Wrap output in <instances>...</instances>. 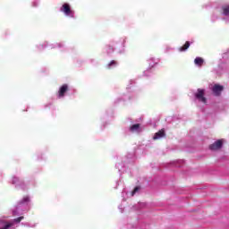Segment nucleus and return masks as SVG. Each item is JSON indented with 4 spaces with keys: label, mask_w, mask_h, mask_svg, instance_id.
<instances>
[{
    "label": "nucleus",
    "mask_w": 229,
    "mask_h": 229,
    "mask_svg": "<svg viewBox=\"0 0 229 229\" xmlns=\"http://www.w3.org/2000/svg\"><path fill=\"white\" fill-rule=\"evenodd\" d=\"M224 89L222 85L215 84L212 88V92L215 96H221V92H223Z\"/></svg>",
    "instance_id": "nucleus-4"
},
{
    "label": "nucleus",
    "mask_w": 229,
    "mask_h": 229,
    "mask_svg": "<svg viewBox=\"0 0 229 229\" xmlns=\"http://www.w3.org/2000/svg\"><path fill=\"white\" fill-rule=\"evenodd\" d=\"M221 148H223V140H217L213 144L209 145L211 151H217V149H221Z\"/></svg>",
    "instance_id": "nucleus-3"
},
{
    "label": "nucleus",
    "mask_w": 229,
    "mask_h": 229,
    "mask_svg": "<svg viewBox=\"0 0 229 229\" xmlns=\"http://www.w3.org/2000/svg\"><path fill=\"white\" fill-rule=\"evenodd\" d=\"M115 65H117V62L113 60L107 64V69H112V67H115Z\"/></svg>",
    "instance_id": "nucleus-12"
},
{
    "label": "nucleus",
    "mask_w": 229,
    "mask_h": 229,
    "mask_svg": "<svg viewBox=\"0 0 229 229\" xmlns=\"http://www.w3.org/2000/svg\"><path fill=\"white\" fill-rule=\"evenodd\" d=\"M22 219H24V216H19L14 219V223H21V221H22Z\"/></svg>",
    "instance_id": "nucleus-14"
},
{
    "label": "nucleus",
    "mask_w": 229,
    "mask_h": 229,
    "mask_svg": "<svg viewBox=\"0 0 229 229\" xmlns=\"http://www.w3.org/2000/svg\"><path fill=\"white\" fill-rule=\"evenodd\" d=\"M69 90V86L67 84H64L58 91V98H64L65 96V92Z\"/></svg>",
    "instance_id": "nucleus-5"
},
{
    "label": "nucleus",
    "mask_w": 229,
    "mask_h": 229,
    "mask_svg": "<svg viewBox=\"0 0 229 229\" xmlns=\"http://www.w3.org/2000/svg\"><path fill=\"white\" fill-rule=\"evenodd\" d=\"M195 65H198V67H202L203 64H205V60L202 57H196L194 59Z\"/></svg>",
    "instance_id": "nucleus-7"
},
{
    "label": "nucleus",
    "mask_w": 229,
    "mask_h": 229,
    "mask_svg": "<svg viewBox=\"0 0 229 229\" xmlns=\"http://www.w3.org/2000/svg\"><path fill=\"white\" fill-rule=\"evenodd\" d=\"M28 201H30V197H24L23 198V202L27 203Z\"/></svg>",
    "instance_id": "nucleus-15"
},
{
    "label": "nucleus",
    "mask_w": 229,
    "mask_h": 229,
    "mask_svg": "<svg viewBox=\"0 0 229 229\" xmlns=\"http://www.w3.org/2000/svg\"><path fill=\"white\" fill-rule=\"evenodd\" d=\"M195 98L201 103H207V98H205V89H199L198 92L195 93Z\"/></svg>",
    "instance_id": "nucleus-2"
},
{
    "label": "nucleus",
    "mask_w": 229,
    "mask_h": 229,
    "mask_svg": "<svg viewBox=\"0 0 229 229\" xmlns=\"http://www.w3.org/2000/svg\"><path fill=\"white\" fill-rule=\"evenodd\" d=\"M222 10H223V13L225 15H229V5H224L222 7Z\"/></svg>",
    "instance_id": "nucleus-11"
},
{
    "label": "nucleus",
    "mask_w": 229,
    "mask_h": 229,
    "mask_svg": "<svg viewBox=\"0 0 229 229\" xmlns=\"http://www.w3.org/2000/svg\"><path fill=\"white\" fill-rule=\"evenodd\" d=\"M162 137H165V131L164 129H161L157 132L155 133L153 140H157L158 139H162Z\"/></svg>",
    "instance_id": "nucleus-6"
},
{
    "label": "nucleus",
    "mask_w": 229,
    "mask_h": 229,
    "mask_svg": "<svg viewBox=\"0 0 229 229\" xmlns=\"http://www.w3.org/2000/svg\"><path fill=\"white\" fill-rule=\"evenodd\" d=\"M139 191H140V186H136L134 188V190L131 191V196H135V194H137V192H139Z\"/></svg>",
    "instance_id": "nucleus-13"
},
{
    "label": "nucleus",
    "mask_w": 229,
    "mask_h": 229,
    "mask_svg": "<svg viewBox=\"0 0 229 229\" xmlns=\"http://www.w3.org/2000/svg\"><path fill=\"white\" fill-rule=\"evenodd\" d=\"M12 226H13V224H7L4 225V222L0 221V229H8L12 228Z\"/></svg>",
    "instance_id": "nucleus-9"
},
{
    "label": "nucleus",
    "mask_w": 229,
    "mask_h": 229,
    "mask_svg": "<svg viewBox=\"0 0 229 229\" xmlns=\"http://www.w3.org/2000/svg\"><path fill=\"white\" fill-rule=\"evenodd\" d=\"M140 129V123H135L130 128L131 131H139Z\"/></svg>",
    "instance_id": "nucleus-10"
},
{
    "label": "nucleus",
    "mask_w": 229,
    "mask_h": 229,
    "mask_svg": "<svg viewBox=\"0 0 229 229\" xmlns=\"http://www.w3.org/2000/svg\"><path fill=\"white\" fill-rule=\"evenodd\" d=\"M109 49H111V51H114V47H109Z\"/></svg>",
    "instance_id": "nucleus-16"
},
{
    "label": "nucleus",
    "mask_w": 229,
    "mask_h": 229,
    "mask_svg": "<svg viewBox=\"0 0 229 229\" xmlns=\"http://www.w3.org/2000/svg\"><path fill=\"white\" fill-rule=\"evenodd\" d=\"M61 12L67 17H74V11L71 10V5L69 4H64L61 7Z\"/></svg>",
    "instance_id": "nucleus-1"
},
{
    "label": "nucleus",
    "mask_w": 229,
    "mask_h": 229,
    "mask_svg": "<svg viewBox=\"0 0 229 229\" xmlns=\"http://www.w3.org/2000/svg\"><path fill=\"white\" fill-rule=\"evenodd\" d=\"M188 47H191V43L189 41H186L185 44L179 48V51H187Z\"/></svg>",
    "instance_id": "nucleus-8"
},
{
    "label": "nucleus",
    "mask_w": 229,
    "mask_h": 229,
    "mask_svg": "<svg viewBox=\"0 0 229 229\" xmlns=\"http://www.w3.org/2000/svg\"><path fill=\"white\" fill-rule=\"evenodd\" d=\"M15 180H17V178H14V180L13 181V183H15Z\"/></svg>",
    "instance_id": "nucleus-17"
}]
</instances>
